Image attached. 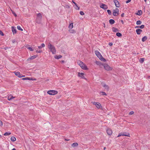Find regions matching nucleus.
Masks as SVG:
<instances>
[{"label":"nucleus","instance_id":"a878e982","mask_svg":"<svg viewBox=\"0 0 150 150\" xmlns=\"http://www.w3.org/2000/svg\"><path fill=\"white\" fill-rule=\"evenodd\" d=\"M112 30L114 32H116L118 31V30L117 29L114 27L112 28Z\"/></svg>","mask_w":150,"mask_h":150},{"label":"nucleus","instance_id":"0eeeda50","mask_svg":"<svg viewBox=\"0 0 150 150\" xmlns=\"http://www.w3.org/2000/svg\"><path fill=\"white\" fill-rule=\"evenodd\" d=\"M16 75L19 78H21L25 76L24 75H23L20 73L19 71H15L14 72Z\"/></svg>","mask_w":150,"mask_h":150},{"label":"nucleus","instance_id":"4d7b16f0","mask_svg":"<svg viewBox=\"0 0 150 150\" xmlns=\"http://www.w3.org/2000/svg\"><path fill=\"white\" fill-rule=\"evenodd\" d=\"M12 150H16V149L15 148H13Z\"/></svg>","mask_w":150,"mask_h":150},{"label":"nucleus","instance_id":"6ab92c4d","mask_svg":"<svg viewBox=\"0 0 150 150\" xmlns=\"http://www.w3.org/2000/svg\"><path fill=\"white\" fill-rule=\"evenodd\" d=\"M37 19H41L42 18V16L41 13H39L37 14Z\"/></svg>","mask_w":150,"mask_h":150},{"label":"nucleus","instance_id":"ea45409f","mask_svg":"<svg viewBox=\"0 0 150 150\" xmlns=\"http://www.w3.org/2000/svg\"><path fill=\"white\" fill-rule=\"evenodd\" d=\"M80 14L81 15H83L84 14V13L82 11H81L80 12Z\"/></svg>","mask_w":150,"mask_h":150},{"label":"nucleus","instance_id":"13d9d810","mask_svg":"<svg viewBox=\"0 0 150 150\" xmlns=\"http://www.w3.org/2000/svg\"><path fill=\"white\" fill-rule=\"evenodd\" d=\"M106 148V147H104V148H103V149H104V150H105V149Z\"/></svg>","mask_w":150,"mask_h":150},{"label":"nucleus","instance_id":"a211bd4d","mask_svg":"<svg viewBox=\"0 0 150 150\" xmlns=\"http://www.w3.org/2000/svg\"><path fill=\"white\" fill-rule=\"evenodd\" d=\"M62 56L60 55H59L58 56H57V55H56L54 57V58L56 59H59L62 58Z\"/></svg>","mask_w":150,"mask_h":150},{"label":"nucleus","instance_id":"c03bdc74","mask_svg":"<svg viewBox=\"0 0 150 150\" xmlns=\"http://www.w3.org/2000/svg\"><path fill=\"white\" fill-rule=\"evenodd\" d=\"M41 46L42 47V48H43V47H45V45L44 43H42L41 44Z\"/></svg>","mask_w":150,"mask_h":150},{"label":"nucleus","instance_id":"2f4dec72","mask_svg":"<svg viewBox=\"0 0 150 150\" xmlns=\"http://www.w3.org/2000/svg\"><path fill=\"white\" fill-rule=\"evenodd\" d=\"M144 61V58H141L140 59V62L142 63Z\"/></svg>","mask_w":150,"mask_h":150},{"label":"nucleus","instance_id":"c85d7f7f","mask_svg":"<svg viewBox=\"0 0 150 150\" xmlns=\"http://www.w3.org/2000/svg\"><path fill=\"white\" fill-rule=\"evenodd\" d=\"M11 134L10 132H6L4 134V135L5 136H8Z\"/></svg>","mask_w":150,"mask_h":150},{"label":"nucleus","instance_id":"5fc2aeb1","mask_svg":"<svg viewBox=\"0 0 150 150\" xmlns=\"http://www.w3.org/2000/svg\"><path fill=\"white\" fill-rule=\"evenodd\" d=\"M121 22L122 23V24H124V22H123V20H122L121 21Z\"/></svg>","mask_w":150,"mask_h":150},{"label":"nucleus","instance_id":"5701e85b","mask_svg":"<svg viewBox=\"0 0 150 150\" xmlns=\"http://www.w3.org/2000/svg\"><path fill=\"white\" fill-rule=\"evenodd\" d=\"M11 140L13 142H14L16 140V138L14 137H12L11 138Z\"/></svg>","mask_w":150,"mask_h":150},{"label":"nucleus","instance_id":"4be33fe9","mask_svg":"<svg viewBox=\"0 0 150 150\" xmlns=\"http://www.w3.org/2000/svg\"><path fill=\"white\" fill-rule=\"evenodd\" d=\"M147 38L146 36H144L142 38V41L144 42L147 39Z\"/></svg>","mask_w":150,"mask_h":150},{"label":"nucleus","instance_id":"cd10ccee","mask_svg":"<svg viewBox=\"0 0 150 150\" xmlns=\"http://www.w3.org/2000/svg\"><path fill=\"white\" fill-rule=\"evenodd\" d=\"M17 28L18 29V30H21V31L23 30V29L19 25H18L17 26Z\"/></svg>","mask_w":150,"mask_h":150},{"label":"nucleus","instance_id":"a18cd8bd","mask_svg":"<svg viewBox=\"0 0 150 150\" xmlns=\"http://www.w3.org/2000/svg\"><path fill=\"white\" fill-rule=\"evenodd\" d=\"M0 35H1L2 36L4 35V34L2 32V31L1 30H0Z\"/></svg>","mask_w":150,"mask_h":150},{"label":"nucleus","instance_id":"423d86ee","mask_svg":"<svg viewBox=\"0 0 150 150\" xmlns=\"http://www.w3.org/2000/svg\"><path fill=\"white\" fill-rule=\"evenodd\" d=\"M119 10L118 8H116L113 11V15L114 16H117L119 14Z\"/></svg>","mask_w":150,"mask_h":150},{"label":"nucleus","instance_id":"20e7f679","mask_svg":"<svg viewBox=\"0 0 150 150\" xmlns=\"http://www.w3.org/2000/svg\"><path fill=\"white\" fill-rule=\"evenodd\" d=\"M47 93L50 95H54L57 94L58 93V92L57 91L51 90L48 91Z\"/></svg>","mask_w":150,"mask_h":150},{"label":"nucleus","instance_id":"ddd939ff","mask_svg":"<svg viewBox=\"0 0 150 150\" xmlns=\"http://www.w3.org/2000/svg\"><path fill=\"white\" fill-rule=\"evenodd\" d=\"M12 32L13 34H15L16 33V27H11Z\"/></svg>","mask_w":150,"mask_h":150},{"label":"nucleus","instance_id":"aec40b11","mask_svg":"<svg viewBox=\"0 0 150 150\" xmlns=\"http://www.w3.org/2000/svg\"><path fill=\"white\" fill-rule=\"evenodd\" d=\"M142 12L141 10H139L136 13L137 15H138L139 16H141L142 15Z\"/></svg>","mask_w":150,"mask_h":150},{"label":"nucleus","instance_id":"f3484780","mask_svg":"<svg viewBox=\"0 0 150 150\" xmlns=\"http://www.w3.org/2000/svg\"><path fill=\"white\" fill-rule=\"evenodd\" d=\"M136 32L137 34L138 35H139L142 32V30L140 29H137L136 30Z\"/></svg>","mask_w":150,"mask_h":150},{"label":"nucleus","instance_id":"f257e3e1","mask_svg":"<svg viewBox=\"0 0 150 150\" xmlns=\"http://www.w3.org/2000/svg\"><path fill=\"white\" fill-rule=\"evenodd\" d=\"M48 48L50 51L53 54H55L56 53V50L54 46L52 45L50 43H49L48 44Z\"/></svg>","mask_w":150,"mask_h":150},{"label":"nucleus","instance_id":"0e129e2a","mask_svg":"<svg viewBox=\"0 0 150 150\" xmlns=\"http://www.w3.org/2000/svg\"><path fill=\"white\" fill-rule=\"evenodd\" d=\"M66 140H67V141H68L69 140H67V139Z\"/></svg>","mask_w":150,"mask_h":150},{"label":"nucleus","instance_id":"6e6552de","mask_svg":"<svg viewBox=\"0 0 150 150\" xmlns=\"http://www.w3.org/2000/svg\"><path fill=\"white\" fill-rule=\"evenodd\" d=\"M105 69L107 71H110L112 69V68L110 67L108 64H105L103 65Z\"/></svg>","mask_w":150,"mask_h":150},{"label":"nucleus","instance_id":"680f3d73","mask_svg":"<svg viewBox=\"0 0 150 150\" xmlns=\"http://www.w3.org/2000/svg\"><path fill=\"white\" fill-rule=\"evenodd\" d=\"M1 137V135L0 134V137Z\"/></svg>","mask_w":150,"mask_h":150},{"label":"nucleus","instance_id":"bb28decb","mask_svg":"<svg viewBox=\"0 0 150 150\" xmlns=\"http://www.w3.org/2000/svg\"><path fill=\"white\" fill-rule=\"evenodd\" d=\"M141 23H142L141 21L139 20L137 21L136 22V24L137 25H140Z\"/></svg>","mask_w":150,"mask_h":150},{"label":"nucleus","instance_id":"4468645a","mask_svg":"<svg viewBox=\"0 0 150 150\" xmlns=\"http://www.w3.org/2000/svg\"><path fill=\"white\" fill-rule=\"evenodd\" d=\"M107 133L109 135H110L112 134V130L110 129H107Z\"/></svg>","mask_w":150,"mask_h":150},{"label":"nucleus","instance_id":"58836bf2","mask_svg":"<svg viewBox=\"0 0 150 150\" xmlns=\"http://www.w3.org/2000/svg\"><path fill=\"white\" fill-rule=\"evenodd\" d=\"M29 77H26L22 78V79L23 80H28Z\"/></svg>","mask_w":150,"mask_h":150},{"label":"nucleus","instance_id":"603ef678","mask_svg":"<svg viewBox=\"0 0 150 150\" xmlns=\"http://www.w3.org/2000/svg\"><path fill=\"white\" fill-rule=\"evenodd\" d=\"M124 13H122L121 14V16L122 17H123L124 16Z\"/></svg>","mask_w":150,"mask_h":150},{"label":"nucleus","instance_id":"e433bc0d","mask_svg":"<svg viewBox=\"0 0 150 150\" xmlns=\"http://www.w3.org/2000/svg\"><path fill=\"white\" fill-rule=\"evenodd\" d=\"M28 49L30 50V51H33V50L32 49V47H27Z\"/></svg>","mask_w":150,"mask_h":150},{"label":"nucleus","instance_id":"9d476101","mask_svg":"<svg viewBox=\"0 0 150 150\" xmlns=\"http://www.w3.org/2000/svg\"><path fill=\"white\" fill-rule=\"evenodd\" d=\"M84 73H82V72H81V73L79 72V73L78 74V76L80 77L82 79H86V78H85V77L84 76Z\"/></svg>","mask_w":150,"mask_h":150},{"label":"nucleus","instance_id":"2eb2a0df","mask_svg":"<svg viewBox=\"0 0 150 150\" xmlns=\"http://www.w3.org/2000/svg\"><path fill=\"white\" fill-rule=\"evenodd\" d=\"M15 98V97H13L11 95H10L8 96V100L11 101V99Z\"/></svg>","mask_w":150,"mask_h":150},{"label":"nucleus","instance_id":"3c124183","mask_svg":"<svg viewBox=\"0 0 150 150\" xmlns=\"http://www.w3.org/2000/svg\"><path fill=\"white\" fill-rule=\"evenodd\" d=\"M109 45L110 46H111L112 45V42L110 43L109 44Z\"/></svg>","mask_w":150,"mask_h":150},{"label":"nucleus","instance_id":"72a5a7b5","mask_svg":"<svg viewBox=\"0 0 150 150\" xmlns=\"http://www.w3.org/2000/svg\"><path fill=\"white\" fill-rule=\"evenodd\" d=\"M107 11L109 15H111V12L110 10H108Z\"/></svg>","mask_w":150,"mask_h":150},{"label":"nucleus","instance_id":"7ed1b4c3","mask_svg":"<svg viewBox=\"0 0 150 150\" xmlns=\"http://www.w3.org/2000/svg\"><path fill=\"white\" fill-rule=\"evenodd\" d=\"M95 54L100 60L103 62L106 61L105 59L102 57L101 54L98 51H95Z\"/></svg>","mask_w":150,"mask_h":150},{"label":"nucleus","instance_id":"e2e57ef3","mask_svg":"<svg viewBox=\"0 0 150 150\" xmlns=\"http://www.w3.org/2000/svg\"><path fill=\"white\" fill-rule=\"evenodd\" d=\"M66 140H67V141H68L69 140H67V139Z\"/></svg>","mask_w":150,"mask_h":150},{"label":"nucleus","instance_id":"f03ea898","mask_svg":"<svg viewBox=\"0 0 150 150\" xmlns=\"http://www.w3.org/2000/svg\"><path fill=\"white\" fill-rule=\"evenodd\" d=\"M78 64L79 65L81 68L83 69L86 70L88 69L87 67L85 64L80 61L77 62Z\"/></svg>","mask_w":150,"mask_h":150},{"label":"nucleus","instance_id":"39448f33","mask_svg":"<svg viewBox=\"0 0 150 150\" xmlns=\"http://www.w3.org/2000/svg\"><path fill=\"white\" fill-rule=\"evenodd\" d=\"M93 105H96V108L98 109H101L102 108V106L99 103L93 102Z\"/></svg>","mask_w":150,"mask_h":150},{"label":"nucleus","instance_id":"393cba45","mask_svg":"<svg viewBox=\"0 0 150 150\" xmlns=\"http://www.w3.org/2000/svg\"><path fill=\"white\" fill-rule=\"evenodd\" d=\"M69 28L72 29L73 27V23H71L69 25Z\"/></svg>","mask_w":150,"mask_h":150},{"label":"nucleus","instance_id":"9b49d317","mask_svg":"<svg viewBox=\"0 0 150 150\" xmlns=\"http://www.w3.org/2000/svg\"><path fill=\"white\" fill-rule=\"evenodd\" d=\"M114 2L116 7L118 8L120 7L119 2L117 0H114Z\"/></svg>","mask_w":150,"mask_h":150},{"label":"nucleus","instance_id":"bf43d9fd","mask_svg":"<svg viewBox=\"0 0 150 150\" xmlns=\"http://www.w3.org/2000/svg\"><path fill=\"white\" fill-rule=\"evenodd\" d=\"M64 62V61H63V60H62V63Z\"/></svg>","mask_w":150,"mask_h":150},{"label":"nucleus","instance_id":"09e8293b","mask_svg":"<svg viewBox=\"0 0 150 150\" xmlns=\"http://www.w3.org/2000/svg\"><path fill=\"white\" fill-rule=\"evenodd\" d=\"M3 125L2 122V121L0 120V126H2Z\"/></svg>","mask_w":150,"mask_h":150},{"label":"nucleus","instance_id":"37998d69","mask_svg":"<svg viewBox=\"0 0 150 150\" xmlns=\"http://www.w3.org/2000/svg\"><path fill=\"white\" fill-rule=\"evenodd\" d=\"M36 52H38V53H40L41 52H42V51L41 50H37L36 51Z\"/></svg>","mask_w":150,"mask_h":150},{"label":"nucleus","instance_id":"c9c22d12","mask_svg":"<svg viewBox=\"0 0 150 150\" xmlns=\"http://www.w3.org/2000/svg\"><path fill=\"white\" fill-rule=\"evenodd\" d=\"M76 6L75 7V8L76 9V10H79V7L78 6L77 4L76 5H75Z\"/></svg>","mask_w":150,"mask_h":150},{"label":"nucleus","instance_id":"8fccbe9b","mask_svg":"<svg viewBox=\"0 0 150 150\" xmlns=\"http://www.w3.org/2000/svg\"><path fill=\"white\" fill-rule=\"evenodd\" d=\"M72 2L75 5H76L77 4H76L75 2L74 1H72Z\"/></svg>","mask_w":150,"mask_h":150},{"label":"nucleus","instance_id":"49530a36","mask_svg":"<svg viewBox=\"0 0 150 150\" xmlns=\"http://www.w3.org/2000/svg\"><path fill=\"white\" fill-rule=\"evenodd\" d=\"M70 32L72 33H74L75 32V31L73 30H70Z\"/></svg>","mask_w":150,"mask_h":150},{"label":"nucleus","instance_id":"a19ab883","mask_svg":"<svg viewBox=\"0 0 150 150\" xmlns=\"http://www.w3.org/2000/svg\"><path fill=\"white\" fill-rule=\"evenodd\" d=\"M134 113V112L133 111H131L130 112H129V115H131L133 114Z\"/></svg>","mask_w":150,"mask_h":150},{"label":"nucleus","instance_id":"412c9836","mask_svg":"<svg viewBox=\"0 0 150 150\" xmlns=\"http://www.w3.org/2000/svg\"><path fill=\"white\" fill-rule=\"evenodd\" d=\"M109 23L111 24H113L115 23V21L112 19H110L109 20Z\"/></svg>","mask_w":150,"mask_h":150},{"label":"nucleus","instance_id":"f704fd0d","mask_svg":"<svg viewBox=\"0 0 150 150\" xmlns=\"http://www.w3.org/2000/svg\"><path fill=\"white\" fill-rule=\"evenodd\" d=\"M100 93H101L102 95H106V94L104 92H100Z\"/></svg>","mask_w":150,"mask_h":150},{"label":"nucleus","instance_id":"052dcab7","mask_svg":"<svg viewBox=\"0 0 150 150\" xmlns=\"http://www.w3.org/2000/svg\"><path fill=\"white\" fill-rule=\"evenodd\" d=\"M147 0H144V1L145 2H146V1Z\"/></svg>","mask_w":150,"mask_h":150},{"label":"nucleus","instance_id":"b1692460","mask_svg":"<svg viewBox=\"0 0 150 150\" xmlns=\"http://www.w3.org/2000/svg\"><path fill=\"white\" fill-rule=\"evenodd\" d=\"M78 145V144L77 143H74L72 144V146L73 147H74L75 146H76Z\"/></svg>","mask_w":150,"mask_h":150},{"label":"nucleus","instance_id":"864d4df0","mask_svg":"<svg viewBox=\"0 0 150 150\" xmlns=\"http://www.w3.org/2000/svg\"><path fill=\"white\" fill-rule=\"evenodd\" d=\"M38 48H39V49H41L42 48V47H41V46H38Z\"/></svg>","mask_w":150,"mask_h":150},{"label":"nucleus","instance_id":"4c0bfd02","mask_svg":"<svg viewBox=\"0 0 150 150\" xmlns=\"http://www.w3.org/2000/svg\"><path fill=\"white\" fill-rule=\"evenodd\" d=\"M144 27V25H142L140 26H139V28H141V29H143V28Z\"/></svg>","mask_w":150,"mask_h":150},{"label":"nucleus","instance_id":"c756f323","mask_svg":"<svg viewBox=\"0 0 150 150\" xmlns=\"http://www.w3.org/2000/svg\"><path fill=\"white\" fill-rule=\"evenodd\" d=\"M116 35L118 37H120L122 36V34L121 33H117L116 34Z\"/></svg>","mask_w":150,"mask_h":150},{"label":"nucleus","instance_id":"6e6d98bb","mask_svg":"<svg viewBox=\"0 0 150 150\" xmlns=\"http://www.w3.org/2000/svg\"><path fill=\"white\" fill-rule=\"evenodd\" d=\"M136 28H139V26H136L135 27Z\"/></svg>","mask_w":150,"mask_h":150},{"label":"nucleus","instance_id":"1a4fd4ad","mask_svg":"<svg viewBox=\"0 0 150 150\" xmlns=\"http://www.w3.org/2000/svg\"><path fill=\"white\" fill-rule=\"evenodd\" d=\"M127 136L128 137H130L129 134L128 133H120L117 136V137H119L120 136Z\"/></svg>","mask_w":150,"mask_h":150},{"label":"nucleus","instance_id":"dca6fc26","mask_svg":"<svg viewBox=\"0 0 150 150\" xmlns=\"http://www.w3.org/2000/svg\"><path fill=\"white\" fill-rule=\"evenodd\" d=\"M102 86L103 87H104L105 89H106L107 90H108L109 87L108 86L106 85L105 84L103 83L102 84Z\"/></svg>","mask_w":150,"mask_h":150},{"label":"nucleus","instance_id":"7c9ffc66","mask_svg":"<svg viewBox=\"0 0 150 150\" xmlns=\"http://www.w3.org/2000/svg\"><path fill=\"white\" fill-rule=\"evenodd\" d=\"M36 55H34L32 56L30 58V59H34L36 57Z\"/></svg>","mask_w":150,"mask_h":150},{"label":"nucleus","instance_id":"f8f14e48","mask_svg":"<svg viewBox=\"0 0 150 150\" xmlns=\"http://www.w3.org/2000/svg\"><path fill=\"white\" fill-rule=\"evenodd\" d=\"M100 7L103 8V9H107L108 8V7L106 5L103 4H102L100 6Z\"/></svg>","mask_w":150,"mask_h":150},{"label":"nucleus","instance_id":"de8ad7c7","mask_svg":"<svg viewBox=\"0 0 150 150\" xmlns=\"http://www.w3.org/2000/svg\"><path fill=\"white\" fill-rule=\"evenodd\" d=\"M131 0H127V1H126V3H128L129 2H130Z\"/></svg>","mask_w":150,"mask_h":150},{"label":"nucleus","instance_id":"79ce46f5","mask_svg":"<svg viewBox=\"0 0 150 150\" xmlns=\"http://www.w3.org/2000/svg\"><path fill=\"white\" fill-rule=\"evenodd\" d=\"M12 13L15 17L17 16V15L14 11H12Z\"/></svg>","mask_w":150,"mask_h":150},{"label":"nucleus","instance_id":"473e14b6","mask_svg":"<svg viewBox=\"0 0 150 150\" xmlns=\"http://www.w3.org/2000/svg\"><path fill=\"white\" fill-rule=\"evenodd\" d=\"M36 80V79H33V78L32 77L28 78V80Z\"/></svg>","mask_w":150,"mask_h":150}]
</instances>
